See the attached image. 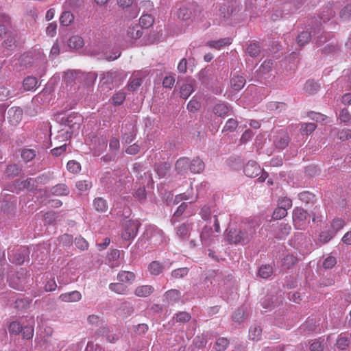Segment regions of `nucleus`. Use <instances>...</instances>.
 <instances>
[{"label":"nucleus","instance_id":"obj_18","mask_svg":"<svg viewBox=\"0 0 351 351\" xmlns=\"http://www.w3.org/2000/svg\"><path fill=\"white\" fill-rule=\"evenodd\" d=\"M167 264L165 263H161L159 261H152L148 265V270L152 275L158 276L166 268Z\"/></svg>","mask_w":351,"mask_h":351},{"label":"nucleus","instance_id":"obj_14","mask_svg":"<svg viewBox=\"0 0 351 351\" xmlns=\"http://www.w3.org/2000/svg\"><path fill=\"white\" fill-rule=\"evenodd\" d=\"M212 72L211 69L204 68L200 70L198 73L197 77L203 85L208 86L214 80V76Z\"/></svg>","mask_w":351,"mask_h":351},{"label":"nucleus","instance_id":"obj_63","mask_svg":"<svg viewBox=\"0 0 351 351\" xmlns=\"http://www.w3.org/2000/svg\"><path fill=\"white\" fill-rule=\"evenodd\" d=\"M66 168L69 171L73 173H77L80 171L81 165L78 162L75 160H69L67 162Z\"/></svg>","mask_w":351,"mask_h":351},{"label":"nucleus","instance_id":"obj_60","mask_svg":"<svg viewBox=\"0 0 351 351\" xmlns=\"http://www.w3.org/2000/svg\"><path fill=\"white\" fill-rule=\"evenodd\" d=\"M125 99V93L124 92H117L112 97V100L115 106H119L123 104Z\"/></svg>","mask_w":351,"mask_h":351},{"label":"nucleus","instance_id":"obj_64","mask_svg":"<svg viewBox=\"0 0 351 351\" xmlns=\"http://www.w3.org/2000/svg\"><path fill=\"white\" fill-rule=\"evenodd\" d=\"M21 333L24 339H30L34 335V328L32 326H23Z\"/></svg>","mask_w":351,"mask_h":351},{"label":"nucleus","instance_id":"obj_44","mask_svg":"<svg viewBox=\"0 0 351 351\" xmlns=\"http://www.w3.org/2000/svg\"><path fill=\"white\" fill-rule=\"evenodd\" d=\"M154 18L150 14H143L140 18L139 25L143 28L147 29L152 26L154 23Z\"/></svg>","mask_w":351,"mask_h":351},{"label":"nucleus","instance_id":"obj_16","mask_svg":"<svg viewBox=\"0 0 351 351\" xmlns=\"http://www.w3.org/2000/svg\"><path fill=\"white\" fill-rule=\"evenodd\" d=\"M50 194L56 196H66L69 194V189L63 183L52 186L49 190Z\"/></svg>","mask_w":351,"mask_h":351},{"label":"nucleus","instance_id":"obj_15","mask_svg":"<svg viewBox=\"0 0 351 351\" xmlns=\"http://www.w3.org/2000/svg\"><path fill=\"white\" fill-rule=\"evenodd\" d=\"M192 224L191 223H183L176 228V235L182 241L186 240L190 234Z\"/></svg>","mask_w":351,"mask_h":351},{"label":"nucleus","instance_id":"obj_22","mask_svg":"<svg viewBox=\"0 0 351 351\" xmlns=\"http://www.w3.org/2000/svg\"><path fill=\"white\" fill-rule=\"evenodd\" d=\"M245 82V79L243 76L238 75H234L230 79L231 87L235 91L241 90L244 87Z\"/></svg>","mask_w":351,"mask_h":351},{"label":"nucleus","instance_id":"obj_54","mask_svg":"<svg viewBox=\"0 0 351 351\" xmlns=\"http://www.w3.org/2000/svg\"><path fill=\"white\" fill-rule=\"evenodd\" d=\"M0 209L5 214H10L14 211L15 208L12 202L4 200L0 203Z\"/></svg>","mask_w":351,"mask_h":351},{"label":"nucleus","instance_id":"obj_34","mask_svg":"<svg viewBox=\"0 0 351 351\" xmlns=\"http://www.w3.org/2000/svg\"><path fill=\"white\" fill-rule=\"evenodd\" d=\"M229 3L228 5H226L225 3L221 5L220 8H219V16L221 17H223L224 19L226 18H229L233 13L234 12V8H233V2H230L229 1Z\"/></svg>","mask_w":351,"mask_h":351},{"label":"nucleus","instance_id":"obj_8","mask_svg":"<svg viewBox=\"0 0 351 351\" xmlns=\"http://www.w3.org/2000/svg\"><path fill=\"white\" fill-rule=\"evenodd\" d=\"M82 121V117L75 112H72L65 117H62L61 119V123L71 129L75 130L79 129L80 125Z\"/></svg>","mask_w":351,"mask_h":351},{"label":"nucleus","instance_id":"obj_51","mask_svg":"<svg viewBox=\"0 0 351 351\" xmlns=\"http://www.w3.org/2000/svg\"><path fill=\"white\" fill-rule=\"evenodd\" d=\"M73 19V15L71 12H64L60 17V23L64 26H68L72 23Z\"/></svg>","mask_w":351,"mask_h":351},{"label":"nucleus","instance_id":"obj_7","mask_svg":"<svg viewBox=\"0 0 351 351\" xmlns=\"http://www.w3.org/2000/svg\"><path fill=\"white\" fill-rule=\"evenodd\" d=\"M140 223L137 221L128 220L125 223L122 238L125 241L133 239L137 234Z\"/></svg>","mask_w":351,"mask_h":351},{"label":"nucleus","instance_id":"obj_12","mask_svg":"<svg viewBox=\"0 0 351 351\" xmlns=\"http://www.w3.org/2000/svg\"><path fill=\"white\" fill-rule=\"evenodd\" d=\"M329 34L322 30L321 26H318L313 32V42L319 47L322 46L328 39Z\"/></svg>","mask_w":351,"mask_h":351},{"label":"nucleus","instance_id":"obj_31","mask_svg":"<svg viewBox=\"0 0 351 351\" xmlns=\"http://www.w3.org/2000/svg\"><path fill=\"white\" fill-rule=\"evenodd\" d=\"M23 86L25 90H34L38 86V80L36 77L28 76L24 79Z\"/></svg>","mask_w":351,"mask_h":351},{"label":"nucleus","instance_id":"obj_29","mask_svg":"<svg viewBox=\"0 0 351 351\" xmlns=\"http://www.w3.org/2000/svg\"><path fill=\"white\" fill-rule=\"evenodd\" d=\"M11 24L10 16L5 14H0V37L7 33V29Z\"/></svg>","mask_w":351,"mask_h":351},{"label":"nucleus","instance_id":"obj_41","mask_svg":"<svg viewBox=\"0 0 351 351\" xmlns=\"http://www.w3.org/2000/svg\"><path fill=\"white\" fill-rule=\"evenodd\" d=\"M275 297L274 295H267L261 301V305L266 311L271 310L275 307L276 303L274 301Z\"/></svg>","mask_w":351,"mask_h":351},{"label":"nucleus","instance_id":"obj_37","mask_svg":"<svg viewBox=\"0 0 351 351\" xmlns=\"http://www.w3.org/2000/svg\"><path fill=\"white\" fill-rule=\"evenodd\" d=\"M109 289L110 291L118 294H126L128 291L127 286H125L121 282L110 283L109 285Z\"/></svg>","mask_w":351,"mask_h":351},{"label":"nucleus","instance_id":"obj_24","mask_svg":"<svg viewBox=\"0 0 351 351\" xmlns=\"http://www.w3.org/2000/svg\"><path fill=\"white\" fill-rule=\"evenodd\" d=\"M298 197L299 199L304 202L305 204H313L317 201L315 195L308 191L299 193Z\"/></svg>","mask_w":351,"mask_h":351},{"label":"nucleus","instance_id":"obj_40","mask_svg":"<svg viewBox=\"0 0 351 351\" xmlns=\"http://www.w3.org/2000/svg\"><path fill=\"white\" fill-rule=\"evenodd\" d=\"M231 40L229 38H221L217 40H211L208 42V45L210 47L215 49H220L221 47L230 45Z\"/></svg>","mask_w":351,"mask_h":351},{"label":"nucleus","instance_id":"obj_61","mask_svg":"<svg viewBox=\"0 0 351 351\" xmlns=\"http://www.w3.org/2000/svg\"><path fill=\"white\" fill-rule=\"evenodd\" d=\"M351 16V3L347 4L340 11V19L345 21L350 19Z\"/></svg>","mask_w":351,"mask_h":351},{"label":"nucleus","instance_id":"obj_33","mask_svg":"<svg viewBox=\"0 0 351 351\" xmlns=\"http://www.w3.org/2000/svg\"><path fill=\"white\" fill-rule=\"evenodd\" d=\"M21 167L17 164H11L7 166L5 173L9 178H13L18 176L21 171Z\"/></svg>","mask_w":351,"mask_h":351},{"label":"nucleus","instance_id":"obj_20","mask_svg":"<svg viewBox=\"0 0 351 351\" xmlns=\"http://www.w3.org/2000/svg\"><path fill=\"white\" fill-rule=\"evenodd\" d=\"M93 206L99 213H106L108 209L107 201L101 197H95L93 199Z\"/></svg>","mask_w":351,"mask_h":351},{"label":"nucleus","instance_id":"obj_17","mask_svg":"<svg viewBox=\"0 0 351 351\" xmlns=\"http://www.w3.org/2000/svg\"><path fill=\"white\" fill-rule=\"evenodd\" d=\"M59 298L66 302H75L81 300L82 295L77 291H73L71 292H67L64 293H62Z\"/></svg>","mask_w":351,"mask_h":351},{"label":"nucleus","instance_id":"obj_38","mask_svg":"<svg viewBox=\"0 0 351 351\" xmlns=\"http://www.w3.org/2000/svg\"><path fill=\"white\" fill-rule=\"evenodd\" d=\"M68 45L71 49L81 48L84 45V40L80 36H73L69 39Z\"/></svg>","mask_w":351,"mask_h":351},{"label":"nucleus","instance_id":"obj_47","mask_svg":"<svg viewBox=\"0 0 351 351\" xmlns=\"http://www.w3.org/2000/svg\"><path fill=\"white\" fill-rule=\"evenodd\" d=\"M215 277V271H213L209 273V274L206 277L205 280L202 282V285L204 288L209 289L208 291H206V295H210L213 293V291H212L209 287L210 285H212L213 281V278Z\"/></svg>","mask_w":351,"mask_h":351},{"label":"nucleus","instance_id":"obj_21","mask_svg":"<svg viewBox=\"0 0 351 351\" xmlns=\"http://www.w3.org/2000/svg\"><path fill=\"white\" fill-rule=\"evenodd\" d=\"M204 168V162L199 158H195L190 161V171L193 173H200Z\"/></svg>","mask_w":351,"mask_h":351},{"label":"nucleus","instance_id":"obj_10","mask_svg":"<svg viewBox=\"0 0 351 351\" xmlns=\"http://www.w3.org/2000/svg\"><path fill=\"white\" fill-rule=\"evenodd\" d=\"M136 130L132 123H127L123 128L121 141L126 144L131 143L135 138Z\"/></svg>","mask_w":351,"mask_h":351},{"label":"nucleus","instance_id":"obj_59","mask_svg":"<svg viewBox=\"0 0 351 351\" xmlns=\"http://www.w3.org/2000/svg\"><path fill=\"white\" fill-rule=\"evenodd\" d=\"M310 216H312V221L315 223L317 221H321L323 218V215L322 214V211L320 210V206H316L313 210L309 214Z\"/></svg>","mask_w":351,"mask_h":351},{"label":"nucleus","instance_id":"obj_23","mask_svg":"<svg viewBox=\"0 0 351 351\" xmlns=\"http://www.w3.org/2000/svg\"><path fill=\"white\" fill-rule=\"evenodd\" d=\"M136 278L135 274L132 271H121L117 275V279L122 283L132 284Z\"/></svg>","mask_w":351,"mask_h":351},{"label":"nucleus","instance_id":"obj_28","mask_svg":"<svg viewBox=\"0 0 351 351\" xmlns=\"http://www.w3.org/2000/svg\"><path fill=\"white\" fill-rule=\"evenodd\" d=\"M176 170L178 173H182L188 169H190V160L188 158H179L175 165Z\"/></svg>","mask_w":351,"mask_h":351},{"label":"nucleus","instance_id":"obj_2","mask_svg":"<svg viewBox=\"0 0 351 351\" xmlns=\"http://www.w3.org/2000/svg\"><path fill=\"white\" fill-rule=\"evenodd\" d=\"M243 172L249 178H256L261 175L257 180L263 182L268 177V173L264 171L254 160H249L244 166Z\"/></svg>","mask_w":351,"mask_h":351},{"label":"nucleus","instance_id":"obj_46","mask_svg":"<svg viewBox=\"0 0 351 351\" xmlns=\"http://www.w3.org/2000/svg\"><path fill=\"white\" fill-rule=\"evenodd\" d=\"M213 235V230L210 226H205L200 234V239L202 243L208 244L209 239Z\"/></svg>","mask_w":351,"mask_h":351},{"label":"nucleus","instance_id":"obj_53","mask_svg":"<svg viewBox=\"0 0 351 351\" xmlns=\"http://www.w3.org/2000/svg\"><path fill=\"white\" fill-rule=\"evenodd\" d=\"M177 15L180 19L187 21L191 19L192 12L188 8L183 6L178 9Z\"/></svg>","mask_w":351,"mask_h":351},{"label":"nucleus","instance_id":"obj_5","mask_svg":"<svg viewBox=\"0 0 351 351\" xmlns=\"http://www.w3.org/2000/svg\"><path fill=\"white\" fill-rule=\"evenodd\" d=\"M143 236L154 244H160L165 241L163 231L156 226H149L144 232Z\"/></svg>","mask_w":351,"mask_h":351},{"label":"nucleus","instance_id":"obj_52","mask_svg":"<svg viewBox=\"0 0 351 351\" xmlns=\"http://www.w3.org/2000/svg\"><path fill=\"white\" fill-rule=\"evenodd\" d=\"M34 179L33 178H27L25 180L21 181L19 180H16V185H22V188L27 189L29 191H33L36 189V186L34 185Z\"/></svg>","mask_w":351,"mask_h":351},{"label":"nucleus","instance_id":"obj_50","mask_svg":"<svg viewBox=\"0 0 351 351\" xmlns=\"http://www.w3.org/2000/svg\"><path fill=\"white\" fill-rule=\"evenodd\" d=\"M229 341L225 337H219L217 339L214 348L216 351H225L228 348Z\"/></svg>","mask_w":351,"mask_h":351},{"label":"nucleus","instance_id":"obj_43","mask_svg":"<svg viewBox=\"0 0 351 351\" xmlns=\"http://www.w3.org/2000/svg\"><path fill=\"white\" fill-rule=\"evenodd\" d=\"M262 333V329L261 326L257 325L252 326L249 330V337L254 341H258Z\"/></svg>","mask_w":351,"mask_h":351},{"label":"nucleus","instance_id":"obj_42","mask_svg":"<svg viewBox=\"0 0 351 351\" xmlns=\"http://www.w3.org/2000/svg\"><path fill=\"white\" fill-rule=\"evenodd\" d=\"M238 127V121L237 119L230 118L228 119L223 128L222 132H233Z\"/></svg>","mask_w":351,"mask_h":351},{"label":"nucleus","instance_id":"obj_25","mask_svg":"<svg viewBox=\"0 0 351 351\" xmlns=\"http://www.w3.org/2000/svg\"><path fill=\"white\" fill-rule=\"evenodd\" d=\"M229 112V106L223 103L219 102L216 104L213 108V112L220 117H226Z\"/></svg>","mask_w":351,"mask_h":351},{"label":"nucleus","instance_id":"obj_58","mask_svg":"<svg viewBox=\"0 0 351 351\" xmlns=\"http://www.w3.org/2000/svg\"><path fill=\"white\" fill-rule=\"evenodd\" d=\"M188 207V203L183 202L177 208L176 212L173 214V217L171 219V222L172 224H174L176 221V218L181 216L184 211L186 210V208Z\"/></svg>","mask_w":351,"mask_h":351},{"label":"nucleus","instance_id":"obj_1","mask_svg":"<svg viewBox=\"0 0 351 351\" xmlns=\"http://www.w3.org/2000/svg\"><path fill=\"white\" fill-rule=\"evenodd\" d=\"M226 238L230 244L246 245L252 239L255 230L250 223H243L239 228L230 226L226 230Z\"/></svg>","mask_w":351,"mask_h":351},{"label":"nucleus","instance_id":"obj_19","mask_svg":"<svg viewBox=\"0 0 351 351\" xmlns=\"http://www.w3.org/2000/svg\"><path fill=\"white\" fill-rule=\"evenodd\" d=\"M142 27L138 24L130 25L127 30V36L128 38L136 40L143 35Z\"/></svg>","mask_w":351,"mask_h":351},{"label":"nucleus","instance_id":"obj_39","mask_svg":"<svg viewBox=\"0 0 351 351\" xmlns=\"http://www.w3.org/2000/svg\"><path fill=\"white\" fill-rule=\"evenodd\" d=\"M272 274L273 267L269 264L262 265L258 271V275L264 279L268 278Z\"/></svg>","mask_w":351,"mask_h":351},{"label":"nucleus","instance_id":"obj_57","mask_svg":"<svg viewBox=\"0 0 351 351\" xmlns=\"http://www.w3.org/2000/svg\"><path fill=\"white\" fill-rule=\"evenodd\" d=\"M232 320L237 323H241L245 319V309L243 307L239 308L232 316Z\"/></svg>","mask_w":351,"mask_h":351},{"label":"nucleus","instance_id":"obj_3","mask_svg":"<svg viewBox=\"0 0 351 351\" xmlns=\"http://www.w3.org/2000/svg\"><path fill=\"white\" fill-rule=\"evenodd\" d=\"M308 213L302 207H296L293 210V222L295 227L298 230H305L309 225Z\"/></svg>","mask_w":351,"mask_h":351},{"label":"nucleus","instance_id":"obj_11","mask_svg":"<svg viewBox=\"0 0 351 351\" xmlns=\"http://www.w3.org/2000/svg\"><path fill=\"white\" fill-rule=\"evenodd\" d=\"M290 138L286 132L281 131L274 136V145L277 149H284L289 143Z\"/></svg>","mask_w":351,"mask_h":351},{"label":"nucleus","instance_id":"obj_62","mask_svg":"<svg viewBox=\"0 0 351 351\" xmlns=\"http://www.w3.org/2000/svg\"><path fill=\"white\" fill-rule=\"evenodd\" d=\"M267 108L271 110H277L278 112H281L282 110L286 109L287 104L283 102L271 101L268 104Z\"/></svg>","mask_w":351,"mask_h":351},{"label":"nucleus","instance_id":"obj_36","mask_svg":"<svg viewBox=\"0 0 351 351\" xmlns=\"http://www.w3.org/2000/svg\"><path fill=\"white\" fill-rule=\"evenodd\" d=\"M298 262V258L292 255L288 254L284 257L282 261V267L283 269H289Z\"/></svg>","mask_w":351,"mask_h":351},{"label":"nucleus","instance_id":"obj_27","mask_svg":"<svg viewBox=\"0 0 351 351\" xmlns=\"http://www.w3.org/2000/svg\"><path fill=\"white\" fill-rule=\"evenodd\" d=\"M350 343V340L346 333H341L338 335L336 341V346L338 349L345 350L349 347Z\"/></svg>","mask_w":351,"mask_h":351},{"label":"nucleus","instance_id":"obj_13","mask_svg":"<svg viewBox=\"0 0 351 351\" xmlns=\"http://www.w3.org/2000/svg\"><path fill=\"white\" fill-rule=\"evenodd\" d=\"M171 165L169 162H164L156 163L154 166V170L159 178H163L170 175Z\"/></svg>","mask_w":351,"mask_h":351},{"label":"nucleus","instance_id":"obj_6","mask_svg":"<svg viewBox=\"0 0 351 351\" xmlns=\"http://www.w3.org/2000/svg\"><path fill=\"white\" fill-rule=\"evenodd\" d=\"M25 272L23 269H21V270L17 271L16 274H10L8 277L9 285L16 290H23L24 285L25 283Z\"/></svg>","mask_w":351,"mask_h":351},{"label":"nucleus","instance_id":"obj_48","mask_svg":"<svg viewBox=\"0 0 351 351\" xmlns=\"http://www.w3.org/2000/svg\"><path fill=\"white\" fill-rule=\"evenodd\" d=\"M246 51L251 57L255 58L260 54L261 47L258 43H252L248 45Z\"/></svg>","mask_w":351,"mask_h":351},{"label":"nucleus","instance_id":"obj_56","mask_svg":"<svg viewBox=\"0 0 351 351\" xmlns=\"http://www.w3.org/2000/svg\"><path fill=\"white\" fill-rule=\"evenodd\" d=\"M36 156V151L32 149H25L21 152V158L26 162L31 161Z\"/></svg>","mask_w":351,"mask_h":351},{"label":"nucleus","instance_id":"obj_9","mask_svg":"<svg viewBox=\"0 0 351 351\" xmlns=\"http://www.w3.org/2000/svg\"><path fill=\"white\" fill-rule=\"evenodd\" d=\"M181 297V292L178 289H172L167 291L162 296V302L164 303L165 307L178 302Z\"/></svg>","mask_w":351,"mask_h":351},{"label":"nucleus","instance_id":"obj_55","mask_svg":"<svg viewBox=\"0 0 351 351\" xmlns=\"http://www.w3.org/2000/svg\"><path fill=\"white\" fill-rule=\"evenodd\" d=\"M188 273L189 269L187 267H181L173 270L171 275L172 278L179 279L187 276Z\"/></svg>","mask_w":351,"mask_h":351},{"label":"nucleus","instance_id":"obj_49","mask_svg":"<svg viewBox=\"0 0 351 351\" xmlns=\"http://www.w3.org/2000/svg\"><path fill=\"white\" fill-rule=\"evenodd\" d=\"M335 234V231L332 230H323L319 234V241L322 243H326L330 241Z\"/></svg>","mask_w":351,"mask_h":351},{"label":"nucleus","instance_id":"obj_26","mask_svg":"<svg viewBox=\"0 0 351 351\" xmlns=\"http://www.w3.org/2000/svg\"><path fill=\"white\" fill-rule=\"evenodd\" d=\"M154 291V288L151 285L138 286L134 291V294L138 297L146 298L149 296Z\"/></svg>","mask_w":351,"mask_h":351},{"label":"nucleus","instance_id":"obj_30","mask_svg":"<svg viewBox=\"0 0 351 351\" xmlns=\"http://www.w3.org/2000/svg\"><path fill=\"white\" fill-rule=\"evenodd\" d=\"M319 84L313 80H308L304 86V91L309 95H314L319 90Z\"/></svg>","mask_w":351,"mask_h":351},{"label":"nucleus","instance_id":"obj_32","mask_svg":"<svg viewBox=\"0 0 351 351\" xmlns=\"http://www.w3.org/2000/svg\"><path fill=\"white\" fill-rule=\"evenodd\" d=\"M312 38V32H309L308 31H303L297 36L296 42L298 46L300 47H302L306 44L308 43Z\"/></svg>","mask_w":351,"mask_h":351},{"label":"nucleus","instance_id":"obj_35","mask_svg":"<svg viewBox=\"0 0 351 351\" xmlns=\"http://www.w3.org/2000/svg\"><path fill=\"white\" fill-rule=\"evenodd\" d=\"M194 91L193 83H185L180 87V97L183 99H187Z\"/></svg>","mask_w":351,"mask_h":351},{"label":"nucleus","instance_id":"obj_45","mask_svg":"<svg viewBox=\"0 0 351 351\" xmlns=\"http://www.w3.org/2000/svg\"><path fill=\"white\" fill-rule=\"evenodd\" d=\"M79 73L75 71H68L64 73L63 80L66 84L75 83V81L78 79Z\"/></svg>","mask_w":351,"mask_h":351},{"label":"nucleus","instance_id":"obj_4","mask_svg":"<svg viewBox=\"0 0 351 351\" xmlns=\"http://www.w3.org/2000/svg\"><path fill=\"white\" fill-rule=\"evenodd\" d=\"M30 251L27 247L22 246L8 253V258L10 262L16 265H22L29 260Z\"/></svg>","mask_w":351,"mask_h":351}]
</instances>
